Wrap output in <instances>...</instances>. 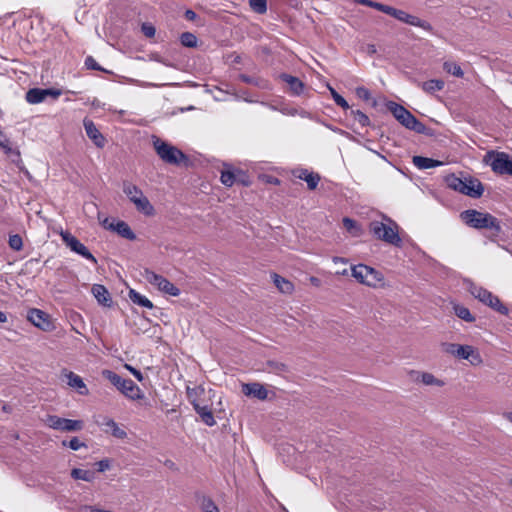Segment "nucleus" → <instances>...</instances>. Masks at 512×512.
<instances>
[{"mask_svg":"<svg viewBox=\"0 0 512 512\" xmlns=\"http://www.w3.org/2000/svg\"><path fill=\"white\" fill-rule=\"evenodd\" d=\"M185 18L189 21H194L197 18V14L193 10H186L185 11Z\"/></svg>","mask_w":512,"mask_h":512,"instance_id":"obj_56","label":"nucleus"},{"mask_svg":"<svg viewBox=\"0 0 512 512\" xmlns=\"http://www.w3.org/2000/svg\"><path fill=\"white\" fill-rule=\"evenodd\" d=\"M268 182L272 183V184H279L280 183L279 179L275 178V177H269Z\"/></svg>","mask_w":512,"mask_h":512,"instance_id":"obj_63","label":"nucleus"},{"mask_svg":"<svg viewBox=\"0 0 512 512\" xmlns=\"http://www.w3.org/2000/svg\"><path fill=\"white\" fill-rule=\"evenodd\" d=\"M154 149L159 158L169 165H187L189 159L180 149L173 146L160 138L153 140Z\"/></svg>","mask_w":512,"mask_h":512,"instance_id":"obj_4","label":"nucleus"},{"mask_svg":"<svg viewBox=\"0 0 512 512\" xmlns=\"http://www.w3.org/2000/svg\"><path fill=\"white\" fill-rule=\"evenodd\" d=\"M384 221H372L369 225L370 232L379 240L402 247V239L399 236V225L389 217L384 216Z\"/></svg>","mask_w":512,"mask_h":512,"instance_id":"obj_2","label":"nucleus"},{"mask_svg":"<svg viewBox=\"0 0 512 512\" xmlns=\"http://www.w3.org/2000/svg\"><path fill=\"white\" fill-rule=\"evenodd\" d=\"M237 180L236 182L241 183L244 186H248L250 184V181L248 180V176L243 171L237 169L236 170Z\"/></svg>","mask_w":512,"mask_h":512,"instance_id":"obj_49","label":"nucleus"},{"mask_svg":"<svg viewBox=\"0 0 512 512\" xmlns=\"http://www.w3.org/2000/svg\"><path fill=\"white\" fill-rule=\"evenodd\" d=\"M350 115L357 121L362 127L370 125L369 117L360 110H351Z\"/></svg>","mask_w":512,"mask_h":512,"instance_id":"obj_37","label":"nucleus"},{"mask_svg":"<svg viewBox=\"0 0 512 512\" xmlns=\"http://www.w3.org/2000/svg\"><path fill=\"white\" fill-rule=\"evenodd\" d=\"M310 282H311V284H312V285H314V286H319V285H320V283H321V282H320V279H318L317 277H311V278H310Z\"/></svg>","mask_w":512,"mask_h":512,"instance_id":"obj_60","label":"nucleus"},{"mask_svg":"<svg viewBox=\"0 0 512 512\" xmlns=\"http://www.w3.org/2000/svg\"><path fill=\"white\" fill-rule=\"evenodd\" d=\"M485 162L494 173L512 176V157L507 153L490 151L485 156Z\"/></svg>","mask_w":512,"mask_h":512,"instance_id":"obj_9","label":"nucleus"},{"mask_svg":"<svg viewBox=\"0 0 512 512\" xmlns=\"http://www.w3.org/2000/svg\"><path fill=\"white\" fill-rule=\"evenodd\" d=\"M141 31L147 38L154 37L156 33L155 27L150 23H143L141 26Z\"/></svg>","mask_w":512,"mask_h":512,"instance_id":"obj_47","label":"nucleus"},{"mask_svg":"<svg viewBox=\"0 0 512 512\" xmlns=\"http://www.w3.org/2000/svg\"><path fill=\"white\" fill-rule=\"evenodd\" d=\"M102 425L107 427V430L109 429L111 434L118 439H124L127 436L125 430L120 428L118 424L111 418H105Z\"/></svg>","mask_w":512,"mask_h":512,"instance_id":"obj_28","label":"nucleus"},{"mask_svg":"<svg viewBox=\"0 0 512 512\" xmlns=\"http://www.w3.org/2000/svg\"><path fill=\"white\" fill-rule=\"evenodd\" d=\"M446 184L449 188L472 198H479L484 192L482 183L472 177L460 178L452 174L446 177Z\"/></svg>","mask_w":512,"mask_h":512,"instance_id":"obj_3","label":"nucleus"},{"mask_svg":"<svg viewBox=\"0 0 512 512\" xmlns=\"http://www.w3.org/2000/svg\"><path fill=\"white\" fill-rule=\"evenodd\" d=\"M104 378L109 380L125 397L131 400H141L144 393L131 379L122 378L112 370L105 369L102 371Z\"/></svg>","mask_w":512,"mask_h":512,"instance_id":"obj_5","label":"nucleus"},{"mask_svg":"<svg viewBox=\"0 0 512 512\" xmlns=\"http://www.w3.org/2000/svg\"><path fill=\"white\" fill-rule=\"evenodd\" d=\"M242 392L246 396H252L259 400H265L268 396L267 389L260 383H248L244 384Z\"/></svg>","mask_w":512,"mask_h":512,"instance_id":"obj_20","label":"nucleus"},{"mask_svg":"<svg viewBox=\"0 0 512 512\" xmlns=\"http://www.w3.org/2000/svg\"><path fill=\"white\" fill-rule=\"evenodd\" d=\"M85 66L87 69L105 71L104 68H102L92 56L86 57Z\"/></svg>","mask_w":512,"mask_h":512,"instance_id":"obj_46","label":"nucleus"},{"mask_svg":"<svg viewBox=\"0 0 512 512\" xmlns=\"http://www.w3.org/2000/svg\"><path fill=\"white\" fill-rule=\"evenodd\" d=\"M421 382L425 385H437L442 386L443 382L435 378V376L431 373H422L421 374Z\"/></svg>","mask_w":512,"mask_h":512,"instance_id":"obj_42","label":"nucleus"},{"mask_svg":"<svg viewBox=\"0 0 512 512\" xmlns=\"http://www.w3.org/2000/svg\"><path fill=\"white\" fill-rule=\"evenodd\" d=\"M239 79L242 82L247 83V84L256 85V86L259 85L258 81L254 77L248 76L246 74H240Z\"/></svg>","mask_w":512,"mask_h":512,"instance_id":"obj_52","label":"nucleus"},{"mask_svg":"<svg viewBox=\"0 0 512 512\" xmlns=\"http://www.w3.org/2000/svg\"><path fill=\"white\" fill-rule=\"evenodd\" d=\"M193 407L196 413L200 416L201 420L207 426H214L216 421L214 419L212 411L208 408V406H201L200 404L193 402Z\"/></svg>","mask_w":512,"mask_h":512,"instance_id":"obj_24","label":"nucleus"},{"mask_svg":"<svg viewBox=\"0 0 512 512\" xmlns=\"http://www.w3.org/2000/svg\"><path fill=\"white\" fill-rule=\"evenodd\" d=\"M221 183L227 187L233 186L236 183L237 175L236 170H224L221 172L220 176Z\"/></svg>","mask_w":512,"mask_h":512,"instance_id":"obj_34","label":"nucleus"},{"mask_svg":"<svg viewBox=\"0 0 512 512\" xmlns=\"http://www.w3.org/2000/svg\"><path fill=\"white\" fill-rule=\"evenodd\" d=\"M328 89L331 93V96H332L334 102L338 106H340L344 110H348L350 108L348 102L344 99V97H342L339 93H337V91L333 87L328 86Z\"/></svg>","mask_w":512,"mask_h":512,"instance_id":"obj_38","label":"nucleus"},{"mask_svg":"<svg viewBox=\"0 0 512 512\" xmlns=\"http://www.w3.org/2000/svg\"><path fill=\"white\" fill-rule=\"evenodd\" d=\"M464 284L469 293L486 306L491 303L492 298L495 296L487 289L476 285L469 279H466Z\"/></svg>","mask_w":512,"mask_h":512,"instance_id":"obj_16","label":"nucleus"},{"mask_svg":"<svg viewBox=\"0 0 512 512\" xmlns=\"http://www.w3.org/2000/svg\"><path fill=\"white\" fill-rule=\"evenodd\" d=\"M136 209L145 216H153L155 209L149 199L143 194L132 202Z\"/></svg>","mask_w":512,"mask_h":512,"instance_id":"obj_23","label":"nucleus"},{"mask_svg":"<svg viewBox=\"0 0 512 512\" xmlns=\"http://www.w3.org/2000/svg\"><path fill=\"white\" fill-rule=\"evenodd\" d=\"M491 309L502 315H508L509 309L501 302L498 296H494L491 300V303L487 305Z\"/></svg>","mask_w":512,"mask_h":512,"instance_id":"obj_36","label":"nucleus"},{"mask_svg":"<svg viewBox=\"0 0 512 512\" xmlns=\"http://www.w3.org/2000/svg\"><path fill=\"white\" fill-rule=\"evenodd\" d=\"M343 225L348 231H351L352 229L356 228V222L348 217L343 218Z\"/></svg>","mask_w":512,"mask_h":512,"instance_id":"obj_53","label":"nucleus"},{"mask_svg":"<svg viewBox=\"0 0 512 512\" xmlns=\"http://www.w3.org/2000/svg\"><path fill=\"white\" fill-rule=\"evenodd\" d=\"M180 42L184 47L195 48L198 43V39L195 34L191 32H184L180 35Z\"/></svg>","mask_w":512,"mask_h":512,"instance_id":"obj_33","label":"nucleus"},{"mask_svg":"<svg viewBox=\"0 0 512 512\" xmlns=\"http://www.w3.org/2000/svg\"><path fill=\"white\" fill-rule=\"evenodd\" d=\"M356 3L358 4H361V5H364V6H368V7H371V8H374L378 11H381L383 12V9L385 8V4H382V3H379V2H376V1H372V0H355Z\"/></svg>","mask_w":512,"mask_h":512,"instance_id":"obj_45","label":"nucleus"},{"mask_svg":"<svg viewBox=\"0 0 512 512\" xmlns=\"http://www.w3.org/2000/svg\"><path fill=\"white\" fill-rule=\"evenodd\" d=\"M351 275L361 284L376 287L384 280L383 274L371 266L357 264L351 267Z\"/></svg>","mask_w":512,"mask_h":512,"instance_id":"obj_8","label":"nucleus"},{"mask_svg":"<svg viewBox=\"0 0 512 512\" xmlns=\"http://www.w3.org/2000/svg\"><path fill=\"white\" fill-rule=\"evenodd\" d=\"M83 126L88 138L95 144V146L103 148L106 144V139L98 130L94 122L91 119L85 118L83 120Z\"/></svg>","mask_w":512,"mask_h":512,"instance_id":"obj_17","label":"nucleus"},{"mask_svg":"<svg viewBox=\"0 0 512 512\" xmlns=\"http://www.w3.org/2000/svg\"><path fill=\"white\" fill-rule=\"evenodd\" d=\"M453 311L458 318L466 322L471 323L475 321V317L471 314L470 310L463 305L453 304Z\"/></svg>","mask_w":512,"mask_h":512,"instance_id":"obj_30","label":"nucleus"},{"mask_svg":"<svg viewBox=\"0 0 512 512\" xmlns=\"http://www.w3.org/2000/svg\"><path fill=\"white\" fill-rule=\"evenodd\" d=\"M413 164L418 169H430L442 165V162L428 157L414 156Z\"/></svg>","mask_w":512,"mask_h":512,"instance_id":"obj_26","label":"nucleus"},{"mask_svg":"<svg viewBox=\"0 0 512 512\" xmlns=\"http://www.w3.org/2000/svg\"><path fill=\"white\" fill-rule=\"evenodd\" d=\"M388 110L393 114L396 120L405 128L420 134H426L427 127L420 122L410 111L402 105L389 101L387 103Z\"/></svg>","mask_w":512,"mask_h":512,"instance_id":"obj_6","label":"nucleus"},{"mask_svg":"<svg viewBox=\"0 0 512 512\" xmlns=\"http://www.w3.org/2000/svg\"><path fill=\"white\" fill-rule=\"evenodd\" d=\"M336 274L337 275H341V276H346L348 274V270L347 269H343L341 271H337Z\"/></svg>","mask_w":512,"mask_h":512,"instance_id":"obj_64","label":"nucleus"},{"mask_svg":"<svg viewBox=\"0 0 512 512\" xmlns=\"http://www.w3.org/2000/svg\"><path fill=\"white\" fill-rule=\"evenodd\" d=\"M63 376L67 379V385L70 386L71 388L76 389V391L80 395L85 396L89 393V390H88L86 384L84 383L83 379L79 375L75 374L72 371L64 370Z\"/></svg>","mask_w":512,"mask_h":512,"instance_id":"obj_18","label":"nucleus"},{"mask_svg":"<svg viewBox=\"0 0 512 512\" xmlns=\"http://www.w3.org/2000/svg\"><path fill=\"white\" fill-rule=\"evenodd\" d=\"M249 5L258 14H264L267 11V0H249Z\"/></svg>","mask_w":512,"mask_h":512,"instance_id":"obj_39","label":"nucleus"},{"mask_svg":"<svg viewBox=\"0 0 512 512\" xmlns=\"http://www.w3.org/2000/svg\"><path fill=\"white\" fill-rule=\"evenodd\" d=\"M383 13L390 15V16L394 17L395 19H397L403 23L409 24L411 26L420 27L423 30L428 31V32L433 31V27L428 21L422 20V19L418 18L417 16L411 15V14L405 12L404 10L396 9L392 6L386 5L385 8L383 9Z\"/></svg>","mask_w":512,"mask_h":512,"instance_id":"obj_10","label":"nucleus"},{"mask_svg":"<svg viewBox=\"0 0 512 512\" xmlns=\"http://www.w3.org/2000/svg\"><path fill=\"white\" fill-rule=\"evenodd\" d=\"M310 173H311V172H309L307 169H300V170L296 171V172L294 173V175H295L297 178H299V179H301V180H304V181H305L306 176H307V175H309Z\"/></svg>","mask_w":512,"mask_h":512,"instance_id":"obj_54","label":"nucleus"},{"mask_svg":"<svg viewBox=\"0 0 512 512\" xmlns=\"http://www.w3.org/2000/svg\"><path fill=\"white\" fill-rule=\"evenodd\" d=\"M442 346L446 353L458 359L468 360L471 365L478 366L483 362L480 353L473 346L455 343H443Z\"/></svg>","mask_w":512,"mask_h":512,"instance_id":"obj_7","label":"nucleus"},{"mask_svg":"<svg viewBox=\"0 0 512 512\" xmlns=\"http://www.w3.org/2000/svg\"><path fill=\"white\" fill-rule=\"evenodd\" d=\"M45 424L49 428L61 432H78L84 427V422L82 420H72L62 418L57 415H47Z\"/></svg>","mask_w":512,"mask_h":512,"instance_id":"obj_11","label":"nucleus"},{"mask_svg":"<svg viewBox=\"0 0 512 512\" xmlns=\"http://www.w3.org/2000/svg\"><path fill=\"white\" fill-rule=\"evenodd\" d=\"M9 246L15 251H19L23 247V241L20 235L14 234L9 237Z\"/></svg>","mask_w":512,"mask_h":512,"instance_id":"obj_44","label":"nucleus"},{"mask_svg":"<svg viewBox=\"0 0 512 512\" xmlns=\"http://www.w3.org/2000/svg\"><path fill=\"white\" fill-rule=\"evenodd\" d=\"M101 224L104 228L109 229V225L114 223L110 222V219L106 217L103 219V221H101Z\"/></svg>","mask_w":512,"mask_h":512,"instance_id":"obj_59","label":"nucleus"},{"mask_svg":"<svg viewBox=\"0 0 512 512\" xmlns=\"http://www.w3.org/2000/svg\"><path fill=\"white\" fill-rule=\"evenodd\" d=\"M201 507L204 512H219L218 507L210 497H203Z\"/></svg>","mask_w":512,"mask_h":512,"instance_id":"obj_41","label":"nucleus"},{"mask_svg":"<svg viewBox=\"0 0 512 512\" xmlns=\"http://www.w3.org/2000/svg\"><path fill=\"white\" fill-rule=\"evenodd\" d=\"M504 418L512 423V412H506L504 413Z\"/></svg>","mask_w":512,"mask_h":512,"instance_id":"obj_62","label":"nucleus"},{"mask_svg":"<svg viewBox=\"0 0 512 512\" xmlns=\"http://www.w3.org/2000/svg\"><path fill=\"white\" fill-rule=\"evenodd\" d=\"M320 181V176L317 173L311 172L309 175L306 176L305 182L307 183V187L310 190L316 189L318 186V183Z\"/></svg>","mask_w":512,"mask_h":512,"instance_id":"obj_43","label":"nucleus"},{"mask_svg":"<svg viewBox=\"0 0 512 512\" xmlns=\"http://www.w3.org/2000/svg\"><path fill=\"white\" fill-rule=\"evenodd\" d=\"M71 477L75 480H83L86 482H92L95 479V472H93L91 470L74 468L71 471Z\"/></svg>","mask_w":512,"mask_h":512,"instance_id":"obj_29","label":"nucleus"},{"mask_svg":"<svg viewBox=\"0 0 512 512\" xmlns=\"http://www.w3.org/2000/svg\"><path fill=\"white\" fill-rule=\"evenodd\" d=\"M144 277L151 285L156 286L161 292L174 297L180 295V289L162 275L150 270H145Z\"/></svg>","mask_w":512,"mask_h":512,"instance_id":"obj_13","label":"nucleus"},{"mask_svg":"<svg viewBox=\"0 0 512 512\" xmlns=\"http://www.w3.org/2000/svg\"><path fill=\"white\" fill-rule=\"evenodd\" d=\"M268 365L272 368V369H275V370H278V371H284L285 370V365L282 364V363H277V362H271L269 361L268 362Z\"/></svg>","mask_w":512,"mask_h":512,"instance_id":"obj_55","label":"nucleus"},{"mask_svg":"<svg viewBox=\"0 0 512 512\" xmlns=\"http://www.w3.org/2000/svg\"><path fill=\"white\" fill-rule=\"evenodd\" d=\"M92 293L97 299L98 303L105 307L112 305V298L107 288L101 284H94L92 287Z\"/></svg>","mask_w":512,"mask_h":512,"instance_id":"obj_21","label":"nucleus"},{"mask_svg":"<svg viewBox=\"0 0 512 512\" xmlns=\"http://www.w3.org/2000/svg\"><path fill=\"white\" fill-rule=\"evenodd\" d=\"M28 320L37 328L43 331H50L53 329V323L47 313L40 309L32 308L28 311Z\"/></svg>","mask_w":512,"mask_h":512,"instance_id":"obj_15","label":"nucleus"},{"mask_svg":"<svg viewBox=\"0 0 512 512\" xmlns=\"http://www.w3.org/2000/svg\"><path fill=\"white\" fill-rule=\"evenodd\" d=\"M444 81L440 79H431L421 84L422 89L427 93H434L444 88Z\"/></svg>","mask_w":512,"mask_h":512,"instance_id":"obj_31","label":"nucleus"},{"mask_svg":"<svg viewBox=\"0 0 512 512\" xmlns=\"http://www.w3.org/2000/svg\"><path fill=\"white\" fill-rule=\"evenodd\" d=\"M109 230L117 232L121 237L127 240H135L136 235L130 228V226L124 221H117L115 224L109 225Z\"/></svg>","mask_w":512,"mask_h":512,"instance_id":"obj_22","label":"nucleus"},{"mask_svg":"<svg viewBox=\"0 0 512 512\" xmlns=\"http://www.w3.org/2000/svg\"><path fill=\"white\" fill-rule=\"evenodd\" d=\"M98 472H105L110 468V461L108 459H102L96 463Z\"/></svg>","mask_w":512,"mask_h":512,"instance_id":"obj_50","label":"nucleus"},{"mask_svg":"<svg viewBox=\"0 0 512 512\" xmlns=\"http://www.w3.org/2000/svg\"><path fill=\"white\" fill-rule=\"evenodd\" d=\"M356 95L360 99H362L364 101L371 100V93H370V91L367 88L363 87V86L356 88Z\"/></svg>","mask_w":512,"mask_h":512,"instance_id":"obj_48","label":"nucleus"},{"mask_svg":"<svg viewBox=\"0 0 512 512\" xmlns=\"http://www.w3.org/2000/svg\"><path fill=\"white\" fill-rule=\"evenodd\" d=\"M332 261L337 264V263H343V264H346L347 263V259L343 258V257H338V256H335L332 258Z\"/></svg>","mask_w":512,"mask_h":512,"instance_id":"obj_58","label":"nucleus"},{"mask_svg":"<svg viewBox=\"0 0 512 512\" xmlns=\"http://www.w3.org/2000/svg\"><path fill=\"white\" fill-rule=\"evenodd\" d=\"M86 511H90V512H111V511L102 510V509L96 508L94 506H88V505H86Z\"/></svg>","mask_w":512,"mask_h":512,"instance_id":"obj_57","label":"nucleus"},{"mask_svg":"<svg viewBox=\"0 0 512 512\" xmlns=\"http://www.w3.org/2000/svg\"><path fill=\"white\" fill-rule=\"evenodd\" d=\"M129 299L132 303L139 305L144 308L152 309L154 307L153 303L144 295L140 294L134 289H130L128 293Z\"/></svg>","mask_w":512,"mask_h":512,"instance_id":"obj_27","label":"nucleus"},{"mask_svg":"<svg viewBox=\"0 0 512 512\" xmlns=\"http://www.w3.org/2000/svg\"><path fill=\"white\" fill-rule=\"evenodd\" d=\"M125 367L131 372V374L138 380V381H143V374L141 373L140 370L126 364Z\"/></svg>","mask_w":512,"mask_h":512,"instance_id":"obj_51","label":"nucleus"},{"mask_svg":"<svg viewBox=\"0 0 512 512\" xmlns=\"http://www.w3.org/2000/svg\"><path fill=\"white\" fill-rule=\"evenodd\" d=\"M272 280L275 286L279 289L280 292L285 294H291L294 290V285L289 280L281 277L280 275L273 273L271 275Z\"/></svg>","mask_w":512,"mask_h":512,"instance_id":"obj_25","label":"nucleus"},{"mask_svg":"<svg viewBox=\"0 0 512 512\" xmlns=\"http://www.w3.org/2000/svg\"><path fill=\"white\" fill-rule=\"evenodd\" d=\"M279 78L283 82L288 84L292 95L300 96L301 94H303L305 84L298 77L292 76L287 73H282L279 75Z\"/></svg>","mask_w":512,"mask_h":512,"instance_id":"obj_19","label":"nucleus"},{"mask_svg":"<svg viewBox=\"0 0 512 512\" xmlns=\"http://www.w3.org/2000/svg\"><path fill=\"white\" fill-rule=\"evenodd\" d=\"M460 218L469 227L490 230L493 236H499L502 231L500 221L487 212L468 209L461 212Z\"/></svg>","mask_w":512,"mask_h":512,"instance_id":"obj_1","label":"nucleus"},{"mask_svg":"<svg viewBox=\"0 0 512 512\" xmlns=\"http://www.w3.org/2000/svg\"><path fill=\"white\" fill-rule=\"evenodd\" d=\"M62 446L69 447L70 449L77 451L83 447H86V444L84 442L80 441L78 437H73L69 441L63 440Z\"/></svg>","mask_w":512,"mask_h":512,"instance_id":"obj_40","label":"nucleus"},{"mask_svg":"<svg viewBox=\"0 0 512 512\" xmlns=\"http://www.w3.org/2000/svg\"><path fill=\"white\" fill-rule=\"evenodd\" d=\"M60 236L64 244L74 253L80 255L84 259L92 262L93 264H97V259L93 256V254L88 250V248L81 243L74 235H72L68 231H61Z\"/></svg>","mask_w":512,"mask_h":512,"instance_id":"obj_12","label":"nucleus"},{"mask_svg":"<svg viewBox=\"0 0 512 512\" xmlns=\"http://www.w3.org/2000/svg\"><path fill=\"white\" fill-rule=\"evenodd\" d=\"M443 69L449 73V74H452L453 76H456V77H463L464 75V72L462 70V68L460 67V65H458L457 63H454V62H450V61H446L443 63Z\"/></svg>","mask_w":512,"mask_h":512,"instance_id":"obj_35","label":"nucleus"},{"mask_svg":"<svg viewBox=\"0 0 512 512\" xmlns=\"http://www.w3.org/2000/svg\"><path fill=\"white\" fill-rule=\"evenodd\" d=\"M123 192L131 202L143 195L142 190L138 186L131 183H124Z\"/></svg>","mask_w":512,"mask_h":512,"instance_id":"obj_32","label":"nucleus"},{"mask_svg":"<svg viewBox=\"0 0 512 512\" xmlns=\"http://www.w3.org/2000/svg\"><path fill=\"white\" fill-rule=\"evenodd\" d=\"M7 321V315L6 313L0 311V323H4Z\"/></svg>","mask_w":512,"mask_h":512,"instance_id":"obj_61","label":"nucleus"},{"mask_svg":"<svg viewBox=\"0 0 512 512\" xmlns=\"http://www.w3.org/2000/svg\"><path fill=\"white\" fill-rule=\"evenodd\" d=\"M62 94L61 90L54 88H31L26 92L25 99L29 104L44 102L48 97L57 99Z\"/></svg>","mask_w":512,"mask_h":512,"instance_id":"obj_14","label":"nucleus"}]
</instances>
